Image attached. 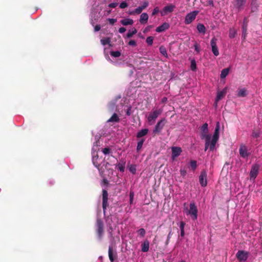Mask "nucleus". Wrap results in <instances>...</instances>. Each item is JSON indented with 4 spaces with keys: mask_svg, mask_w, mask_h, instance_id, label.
Segmentation results:
<instances>
[{
    "mask_svg": "<svg viewBox=\"0 0 262 262\" xmlns=\"http://www.w3.org/2000/svg\"><path fill=\"white\" fill-rule=\"evenodd\" d=\"M96 225L97 227V235L98 238L101 240L104 233V224L102 220L100 219H97Z\"/></svg>",
    "mask_w": 262,
    "mask_h": 262,
    "instance_id": "f257e3e1",
    "label": "nucleus"
},
{
    "mask_svg": "<svg viewBox=\"0 0 262 262\" xmlns=\"http://www.w3.org/2000/svg\"><path fill=\"white\" fill-rule=\"evenodd\" d=\"M247 0H234L233 5L234 8L238 12L243 10L246 6Z\"/></svg>",
    "mask_w": 262,
    "mask_h": 262,
    "instance_id": "f03ea898",
    "label": "nucleus"
},
{
    "mask_svg": "<svg viewBox=\"0 0 262 262\" xmlns=\"http://www.w3.org/2000/svg\"><path fill=\"white\" fill-rule=\"evenodd\" d=\"M162 113V111L159 110H156L151 112L147 118L148 122L150 124H152L159 116Z\"/></svg>",
    "mask_w": 262,
    "mask_h": 262,
    "instance_id": "7ed1b4c3",
    "label": "nucleus"
},
{
    "mask_svg": "<svg viewBox=\"0 0 262 262\" xmlns=\"http://www.w3.org/2000/svg\"><path fill=\"white\" fill-rule=\"evenodd\" d=\"M188 214L191 215L193 220H196L197 219L198 209L193 202L190 204V208L188 210Z\"/></svg>",
    "mask_w": 262,
    "mask_h": 262,
    "instance_id": "20e7f679",
    "label": "nucleus"
},
{
    "mask_svg": "<svg viewBox=\"0 0 262 262\" xmlns=\"http://www.w3.org/2000/svg\"><path fill=\"white\" fill-rule=\"evenodd\" d=\"M166 122L165 118L161 119L157 123L154 129L153 130V134L154 135L159 134L163 128L164 127Z\"/></svg>",
    "mask_w": 262,
    "mask_h": 262,
    "instance_id": "39448f33",
    "label": "nucleus"
},
{
    "mask_svg": "<svg viewBox=\"0 0 262 262\" xmlns=\"http://www.w3.org/2000/svg\"><path fill=\"white\" fill-rule=\"evenodd\" d=\"M199 11H193L188 13L185 18V24L187 25L190 24L193 20L195 19Z\"/></svg>",
    "mask_w": 262,
    "mask_h": 262,
    "instance_id": "423d86ee",
    "label": "nucleus"
},
{
    "mask_svg": "<svg viewBox=\"0 0 262 262\" xmlns=\"http://www.w3.org/2000/svg\"><path fill=\"white\" fill-rule=\"evenodd\" d=\"M107 201H108L107 191L105 189H103L102 190V208H103V213L104 214H105L106 207L108 205Z\"/></svg>",
    "mask_w": 262,
    "mask_h": 262,
    "instance_id": "0eeeda50",
    "label": "nucleus"
},
{
    "mask_svg": "<svg viewBox=\"0 0 262 262\" xmlns=\"http://www.w3.org/2000/svg\"><path fill=\"white\" fill-rule=\"evenodd\" d=\"M217 39L215 37H213L210 41V46L211 47V50L214 56H217L219 55L218 48L217 47Z\"/></svg>",
    "mask_w": 262,
    "mask_h": 262,
    "instance_id": "6e6552de",
    "label": "nucleus"
},
{
    "mask_svg": "<svg viewBox=\"0 0 262 262\" xmlns=\"http://www.w3.org/2000/svg\"><path fill=\"white\" fill-rule=\"evenodd\" d=\"M207 173L206 170H203L201 171L200 175L199 176V182L200 185L202 187H205L207 184Z\"/></svg>",
    "mask_w": 262,
    "mask_h": 262,
    "instance_id": "1a4fd4ad",
    "label": "nucleus"
},
{
    "mask_svg": "<svg viewBox=\"0 0 262 262\" xmlns=\"http://www.w3.org/2000/svg\"><path fill=\"white\" fill-rule=\"evenodd\" d=\"M236 256L240 261H245L248 258V254L247 252L241 250L237 252Z\"/></svg>",
    "mask_w": 262,
    "mask_h": 262,
    "instance_id": "9d476101",
    "label": "nucleus"
},
{
    "mask_svg": "<svg viewBox=\"0 0 262 262\" xmlns=\"http://www.w3.org/2000/svg\"><path fill=\"white\" fill-rule=\"evenodd\" d=\"M248 19L247 17H245L243 20L242 25V38L244 40L246 39L247 35V28L248 25Z\"/></svg>",
    "mask_w": 262,
    "mask_h": 262,
    "instance_id": "9b49d317",
    "label": "nucleus"
},
{
    "mask_svg": "<svg viewBox=\"0 0 262 262\" xmlns=\"http://www.w3.org/2000/svg\"><path fill=\"white\" fill-rule=\"evenodd\" d=\"M98 155H96L93 158V163L94 165L98 169L99 173L102 174L104 172V168L103 167H100V164L98 162Z\"/></svg>",
    "mask_w": 262,
    "mask_h": 262,
    "instance_id": "f8f14e48",
    "label": "nucleus"
},
{
    "mask_svg": "<svg viewBox=\"0 0 262 262\" xmlns=\"http://www.w3.org/2000/svg\"><path fill=\"white\" fill-rule=\"evenodd\" d=\"M259 166L257 164H255L252 166L250 175L251 179H255L258 173Z\"/></svg>",
    "mask_w": 262,
    "mask_h": 262,
    "instance_id": "ddd939ff",
    "label": "nucleus"
},
{
    "mask_svg": "<svg viewBox=\"0 0 262 262\" xmlns=\"http://www.w3.org/2000/svg\"><path fill=\"white\" fill-rule=\"evenodd\" d=\"M239 152L241 156L244 158H247L249 155L247 151V148L245 145H241Z\"/></svg>",
    "mask_w": 262,
    "mask_h": 262,
    "instance_id": "4468645a",
    "label": "nucleus"
},
{
    "mask_svg": "<svg viewBox=\"0 0 262 262\" xmlns=\"http://www.w3.org/2000/svg\"><path fill=\"white\" fill-rule=\"evenodd\" d=\"M171 150V157L172 159H174L175 158L179 156L182 152L181 148L179 147H172Z\"/></svg>",
    "mask_w": 262,
    "mask_h": 262,
    "instance_id": "2eb2a0df",
    "label": "nucleus"
},
{
    "mask_svg": "<svg viewBox=\"0 0 262 262\" xmlns=\"http://www.w3.org/2000/svg\"><path fill=\"white\" fill-rule=\"evenodd\" d=\"M174 8V6L172 4L165 6L163 9V11L161 12V15L163 16L167 14L168 13L172 12Z\"/></svg>",
    "mask_w": 262,
    "mask_h": 262,
    "instance_id": "dca6fc26",
    "label": "nucleus"
},
{
    "mask_svg": "<svg viewBox=\"0 0 262 262\" xmlns=\"http://www.w3.org/2000/svg\"><path fill=\"white\" fill-rule=\"evenodd\" d=\"M169 27V24L165 22L163 23L162 25L157 27L156 29V31L158 33L162 32L168 29Z\"/></svg>",
    "mask_w": 262,
    "mask_h": 262,
    "instance_id": "f3484780",
    "label": "nucleus"
},
{
    "mask_svg": "<svg viewBox=\"0 0 262 262\" xmlns=\"http://www.w3.org/2000/svg\"><path fill=\"white\" fill-rule=\"evenodd\" d=\"M108 257L110 261L111 262H114L115 258L117 257V253L116 252H113V247L111 246H109L108 248Z\"/></svg>",
    "mask_w": 262,
    "mask_h": 262,
    "instance_id": "a211bd4d",
    "label": "nucleus"
},
{
    "mask_svg": "<svg viewBox=\"0 0 262 262\" xmlns=\"http://www.w3.org/2000/svg\"><path fill=\"white\" fill-rule=\"evenodd\" d=\"M248 95L247 91L245 88H238L237 91V96L238 97H245Z\"/></svg>",
    "mask_w": 262,
    "mask_h": 262,
    "instance_id": "6ab92c4d",
    "label": "nucleus"
},
{
    "mask_svg": "<svg viewBox=\"0 0 262 262\" xmlns=\"http://www.w3.org/2000/svg\"><path fill=\"white\" fill-rule=\"evenodd\" d=\"M120 121V118L116 113H114L111 117L107 120V122L118 123Z\"/></svg>",
    "mask_w": 262,
    "mask_h": 262,
    "instance_id": "aec40b11",
    "label": "nucleus"
},
{
    "mask_svg": "<svg viewBox=\"0 0 262 262\" xmlns=\"http://www.w3.org/2000/svg\"><path fill=\"white\" fill-rule=\"evenodd\" d=\"M149 242L147 240H145L141 245V250L143 252H147L149 250Z\"/></svg>",
    "mask_w": 262,
    "mask_h": 262,
    "instance_id": "412c9836",
    "label": "nucleus"
},
{
    "mask_svg": "<svg viewBox=\"0 0 262 262\" xmlns=\"http://www.w3.org/2000/svg\"><path fill=\"white\" fill-rule=\"evenodd\" d=\"M219 133H220V126H219V123L217 122V125L215 127L212 139L219 140Z\"/></svg>",
    "mask_w": 262,
    "mask_h": 262,
    "instance_id": "4be33fe9",
    "label": "nucleus"
},
{
    "mask_svg": "<svg viewBox=\"0 0 262 262\" xmlns=\"http://www.w3.org/2000/svg\"><path fill=\"white\" fill-rule=\"evenodd\" d=\"M148 132V129L147 128L142 129L137 133L136 137L137 138H141V137L147 135Z\"/></svg>",
    "mask_w": 262,
    "mask_h": 262,
    "instance_id": "5701e85b",
    "label": "nucleus"
},
{
    "mask_svg": "<svg viewBox=\"0 0 262 262\" xmlns=\"http://www.w3.org/2000/svg\"><path fill=\"white\" fill-rule=\"evenodd\" d=\"M148 19V15L146 13H143L140 15V22L141 24L146 23Z\"/></svg>",
    "mask_w": 262,
    "mask_h": 262,
    "instance_id": "b1692460",
    "label": "nucleus"
},
{
    "mask_svg": "<svg viewBox=\"0 0 262 262\" xmlns=\"http://www.w3.org/2000/svg\"><path fill=\"white\" fill-rule=\"evenodd\" d=\"M121 24L123 26L132 25L134 23L133 19L130 18H125L121 20Z\"/></svg>",
    "mask_w": 262,
    "mask_h": 262,
    "instance_id": "393cba45",
    "label": "nucleus"
},
{
    "mask_svg": "<svg viewBox=\"0 0 262 262\" xmlns=\"http://www.w3.org/2000/svg\"><path fill=\"white\" fill-rule=\"evenodd\" d=\"M197 30L199 33L205 34L206 33V28L205 26L202 24H199L197 26Z\"/></svg>",
    "mask_w": 262,
    "mask_h": 262,
    "instance_id": "a878e982",
    "label": "nucleus"
},
{
    "mask_svg": "<svg viewBox=\"0 0 262 262\" xmlns=\"http://www.w3.org/2000/svg\"><path fill=\"white\" fill-rule=\"evenodd\" d=\"M226 93V90H223V91L218 92L216 97L215 98V101H219V100H220L225 95Z\"/></svg>",
    "mask_w": 262,
    "mask_h": 262,
    "instance_id": "bb28decb",
    "label": "nucleus"
},
{
    "mask_svg": "<svg viewBox=\"0 0 262 262\" xmlns=\"http://www.w3.org/2000/svg\"><path fill=\"white\" fill-rule=\"evenodd\" d=\"M218 140L212 139L210 140L209 149L210 151H213L215 149V146Z\"/></svg>",
    "mask_w": 262,
    "mask_h": 262,
    "instance_id": "cd10ccee",
    "label": "nucleus"
},
{
    "mask_svg": "<svg viewBox=\"0 0 262 262\" xmlns=\"http://www.w3.org/2000/svg\"><path fill=\"white\" fill-rule=\"evenodd\" d=\"M229 69L225 68L222 71L220 75V77L221 79L225 78L229 74Z\"/></svg>",
    "mask_w": 262,
    "mask_h": 262,
    "instance_id": "c85d7f7f",
    "label": "nucleus"
},
{
    "mask_svg": "<svg viewBox=\"0 0 262 262\" xmlns=\"http://www.w3.org/2000/svg\"><path fill=\"white\" fill-rule=\"evenodd\" d=\"M208 132H201V139H205V141H210L211 139L210 135L208 134Z\"/></svg>",
    "mask_w": 262,
    "mask_h": 262,
    "instance_id": "c756f323",
    "label": "nucleus"
},
{
    "mask_svg": "<svg viewBox=\"0 0 262 262\" xmlns=\"http://www.w3.org/2000/svg\"><path fill=\"white\" fill-rule=\"evenodd\" d=\"M160 53L165 57H168V54L166 48L164 46H161L159 48Z\"/></svg>",
    "mask_w": 262,
    "mask_h": 262,
    "instance_id": "7c9ffc66",
    "label": "nucleus"
},
{
    "mask_svg": "<svg viewBox=\"0 0 262 262\" xmlns=\"http://www.w3.org/2000/svg\"><path fill=\"white\" fill-rule=\"evenodd\" d=\"M137 30L136 28H133L132 30H129L127 33L126 36L127 38H131L134 35L136 34Z\"/></svg>",
    "mask_w": 262,
    "mask_h": 262,
    "instance_id": "2f4dec72",
    "label": "nucleus"
},
{
    "mask_svg": "<svg viewBox=\"0 0 262 262\" xmlns=\"http://www.w3.org/2000/svg\"><path fill=\"white\" fill-rule=\"evenodd\" d=\"M144 141H145V139H144V138L141 139L139 141H138V142L137 143V151L138 152H139L142 148Z\"/></svg>",
    "mask_w": 262,
    "mask_h": 262,
    "instance_id": "473e14b6",
    "label": "nucleus"
},
{
    "mask_svg": "<svg viewBox=\"0 0 262 262\" xmlns=\"http://www.w3.org/2000/svg\"><path fill=\"white\" fill-rule=\"evenodd\" d=\"M100 41L102 45L105 46L110 44L111 42V39L109 37H106L101 39Z\"/></svg>",
    "mask_w": 262,
    "mask_h": 262,
    "instance_id": "72a5a7b5",
    "label": "nucleus"
},
{
    "mask_svg": "<svg viewBox=\"0 0 262 262\" xmlns=\"http://www.w3.org/2000/svg\"><path fill=\"white\" fill-rule=\"evenodd\" d=\"M208 125L207 123H205L203 125L200 127V130L201 132H208Z\"/></svg>",
    "mask_w": 262,
    "mask_h": 262,
    "instance_id": "f704fd0d",
    "label": "nucleus"
},
{
    "mask_svg": "<svg viewBox=\"0 0 262 262\" xmlns=\"http://www.w3.org/2000/svg\"><path fill=\"white\" fill-rule=\"evenodd\" d=\"M110 55H111V56L114 57H119L121 55V52L118 51H111Z\"/></svg>",
    "mask_w": 262,
    "mask_h": 262,
    "instance_id": "c9c22d12",
    "label": "nucleus"
},
{
    "mask_svg": "<svg viewBox=\"0 0 262 262\" xmlns=\"http://www.w3.org/2000/svg\"><path fill=\"white\" fill-rule=\"evenodd\" d=\"M190 69L193 71H195L196 69V64L194 59L191 61Z\"/></svg>",
    "mask_w": 262,
    "mask_h": 262,
    "instance_id": "e433bc0d",
    "label": "nucleus"
},
{
    "mask_svg": "<svg viewBox=\"0 0 262 262\" xmlns=\"http://www.w3.org/2000/svg\"><path fill=\"white\" fill-rule=\"evenodd\" d=\"M190 166L193 170H194L197 167L196 161L195 160H191L190 162Z\"/></svg>",
    "mask_w": 262,
    "mask_h": 262,
    "instance_id": "4c0bfd02",
    "label": "nucleus"
},
{
    "mask_svg": "<svg viewBox=\"0 0 262 262\" xmlns=\"http://www.w3.org/2000/svg\"><path fill=\"white\" fill-rule=\"evenodd\" d=\"M153 40H154L153 37L149 36V37H147L146 40V42H147V43L148 45L151 46L152 45V43H153Z\"/></svg>",
    "mask_w": 262,
    "mask_h": 262,
    "instance_id": "58836bf2",
    "label": "nucleus"
},
{
    "mask_svg": "<svg viewBox=\"0 0 262 262\" xmlns=\"http://www.w3.org/2000/svg\"><path fill=\"white\" fill-rule=\"evenodd\" d=\"M137 233L142 237H144L145 235V230L143 228H140L137 231Z\"/></svg>",
    "mask_w": 262,
    "mask_h": 262,
    "instance_id": "ea45409f",
    "label": "nucleus"
},
{
    "mask_svg": "<svg viewBox=\"0 0 262 262\" xmlns=\"http://www.w3.org/2000/svg\"><path fill=\"white\" fill-rule=\"evenodd\" d=\"M102 151L104 155L109 154L111 152V149L110 147H105L102 149Z\"/></svg>",
    "mask_w": 262,
    "mask_h": 262,
    "instance_id": "a19ab883",
    "label": "nucleus"
},
{
    "mask_svg": "<svg viewBox=\"0 0 262 262\" xmlns=\"http://www.w3.org/2000/svg\"><path fill=\"white\" fill-rule=\"evenodd\" d=\"M143 10L142 9V8L139 6L134 10V12H135L136 14H139L142 12Z\"/></svg>",
    "mask_w": 262,
    "mask_h": 262,
    "instance_id": "79ce46f5",
    "label": "nucleus"
},
{
    "mask_svg": "<svg viewBox=\"0 0 262 262\" xmlns=\"http://www.w3.org/2000/svg\"><path fill=\"white\" fill-rule=\"evenodd\" d=\"M149 5V2L147 1H145L143 2V5L140 6L143 10L145 9Z\"/></svg>",
    "mask_w": 262,
    "mask_h": 262,
    "instance_id": "37998d69",
    "label": "nucleus"
},
{
    "mask_svg": "<svg viewBox=\"0 0 262 262\" xmlns=\"http://www.w3.org/2000/svg\"><path fill=\"white\" fill-rule=\"evenodd\" d=\"M194 47L195 51L199 53L200 52V45L196 42H195Z\"/></svg>",
    "mask_w": 262,
    "mask_h": 262,
    "instance_id": "c03bdc74",
    "label": "nucleus"
},
{
    "mask_svg": "<svg viewBox=\"0 0 262 262\" xmlns=\"http://www.w3.org/2000/svg\"><path fill=\"white\" fill-rule=\"evenodd\" d=\"M171 235H172V231H171V229H170V231L168 233V234L167 235V239L166 241V245H167L168 244V243L169 242V239L171 238Z\"/></svg>",
    "mask_w": 262,
    "mask_h": 262,
    "instance_id": "a18cd8bd",
    "label": "nucleus"
},
{
    "mask_svg": "<svg viewBox=\"0 0 262 262\" xmlns=\"http://www.w3.org/2000/svg\"><path fill=\"white\" fill-rule=\"evenodd\" d=\"M128 6V4L125 2H123L120 4V8L121 9H124L125 8H126Z\"/></svg>",
    "mask_w": 262,
    "mask_h": 262,
    "instance_id": "49530a36",
    "label": "nucleus"
},
{
    "mask_svg": "<svg viewBox=\"0 0 262 262\" xmlns=\"http://www.w3.org/2000/svg\"><path fill=\"white\" fill-rule=\"evenodd\" d=\"M180 172L181 175L182 177H184L186 176L187 172H186V170L185 169L181 168L180 170Z\"/></svg>",
    "mask_w": 262,
    "mask_h": 262,
    "instance_id": "de8ad7c7",
    "label": "nucleus"
},
{
    "mask_svg": "<svg viewBox=\"0 0 262 262\" xmlns=\"http://www.w3.org/2000/svg\"><path fill=\"white\" fill-rule=\"evenodd\" d=\"M159 12V8L158 7H155L152 12V15L154 16V15H155L156 14H157V13H158Z\"/></svg>",
    "mask_w": 262,
    "mask_h": 262,
    "instance_id": "09e8293b",
    "label": "nucleus"
},
{
    "mask_svg": "<svg viewBox=\"0 0 262 262\" xmlns=\"http://www.w3.org/2000/svg\"><path fill=\"white\" fill-rule=\"evenodd\" d=\"M185 223L183 221H181L180 223V230H184Z\"/></svg>",
    "mask_w": 262,
    "mask_h": 262,
    "instance_id": "8fccbe9b",
    "label": "nucleus"
},
{
    "mask_svg": "<svg viewBox=\"0 0 262 262\" xmlns=\"http://www.w3.org/2000/svg\"><path fill=\"white\" fill-rule=\"evenodd\" d=\"M108 21L111 25H113L116 22L117 20L114 18H108Z\"/></svg>",
    "mask_w": 262,
    "mask_h": 262,
    "instance_id": "3c124183",
    "label": "nucleus"
},
{
    "mask_svg": "<svg viewBox=\"0 0 262 262\" xmlns=\"http://www.w3.org/2000/svg\"><path fill=\"white\" fill-rule=\"evenodd\" d=\"M209 144H210V141H205V151H206L208 147H209Z\"/></svg>",
    "mask_w": 262,
    "mask_h": 262,
    "instance_id": "603ef678",
    "label": "nucleus"
},
{
    "mask_svg": "<svg viewBox=\"0 0 262 262\" xmlns=\"http://www.w3.org/2000/svg\"><path fill=\"white\" fill-rule=\"evenodd\" d=\"M128 45L132 46H135L136 45V42L134 40H130L128 42Z\"/></svg>",
    "mask_w": 262,
    "mask_h": 262,
    "instance_id": "864d4df0",
    "label": "nucleus"
},
{
    "mask_svg": "<svg viewBox=\"0 0 262 262\" xmlns=\"http://www.w3.org/2000/svg\"><path fill=\"white\" fill-rule=\"evenodd\" d=\"M132 114V107L131 106H129L126 112V114L127 116H130Z\"/></svg>",
    "mask_w": 262,
    "mask_h": 262,
    "instance_id": "5fc2aeb1",
    "label": "nucleus"
},
{
    "mask_svg": "<svg viewBox=\"0 0 262 262\" xmlns=\"http://www.w3.org/2000/svg\"><path fill=\"white\" fill-rule=\"evenodd\" d=\"M118 5V3H112L108 5V7L110 8H115Z\"/></svg>",
    "mask_w": 262,
    "mask_h": 262,
    "instance_id": "6e6d98bb",
    "label": "nucleus"
},
{
    "mask_svg": "<svg viewBox=\"0 0 262 262\" xmlns=\"http://www.w3.org/2000/svg\"><path fill=\"white\" fill-rule=\"evenodd\" d=\"M110 165V164L108 162H104L103 165L101 167H103L104 168V170L105 169H107V167Z\"/></svg>",
    "mask_w": 262,
    "mask_h": 262,
    "instance_id": "4d7b16f0",
    "label": "nucleus"
},
{
    "mask_svg": "<svg viewBox=\"0 0 262 262\" xmlns=\"http://www.w3.org/2000/svg\"><path fill=\"white\" fill-rule=\"evenodd\" d=\"M235 32L234 31H232L231 30L229 32V37L231 38H234L235 37Z\"/></svg>",
    "mask_w": 262,
    "mask_h": 262,
    "instance_id": "13d9d810",
    "label": "nucleus"
},
{
    "mask_svg": "<svg viewBox=\"0 0 262 262\" xmlns=\"http://www.w3.org/2000/svg\"><path fill=\"white\" fill-rule=\"evenodd\" d=\"M207 6H211L212 7H213L214 6V3L212 0H208L207 1Z\"/></svg>",
    "mask_w": 262,
    "mask_h": 262,
    "instance_id": "bf43d9fd",
    "label": "nucleus"
},
{
    "mask_svg": "<svg viewBox=\"0 0 262 262\" xmlns=\"http://www.w3.org/2000/svg\"><path fill=\"white\" fill-rule=\"evenodd\" d=\"M252 136L253 137L257 138L259 136V134L258 133L253 132Z\"/></svg>",
    "mask_w": 262,
    "mask_h": 262,
    "instance_id": "052dcab7",
    "label": "nucleus"
},
{
    "mask_svg": "<svg viewBox=\"0 0 262 262\" xmlns=\"http://www.w3.org/2000/svg\"><path fill=\"white\" fill-rule=\"evenodd\" d=\"M134 193L133 192H130V194H129V198H130V203L132 204V202H133V198H134Z\"/></svg>",
    "mask_w": 262,
    "mask_h": 262,
    "instance_id": "680f3d73",
    "label": "nucleus"
},
{
    "mask_svg": "<svg viewBox=\"0 0 262 262\" xmlns=\"http://www.w3.org/2000/svg\"><path fill=\"white\" fill-rule=\"evenodd\" d=\"M126 31V29L124 27H121L119 29V32L120 33H123Z\"/></svg>",
    "mask_w": 262,
    "mask_h": 262,
    "instance_id": "e2e57ef3",
    "label": "nucleus"
},
{
    "mask_svg": "<svg viewBox=\"0 0 262 262\" xmlns=\"http://www.w3.org/2000/svg\"><path fill=\"white\" fill-rule=\"evenodd\" d=\"M100 29H101L100 26L99 25H97L94 28V30H95V31L97 32V31H99L100 30Z\"/></svg>",
    "mask_w": 262,
    "mask_h": 262,
    "instance_id": "0e129e2a",
    "label": "nucleus"
},
{
    "mask_svg": "<svg viewBox=\"0 0 262 262\" xmlns=\"http://www.w3.org/2000/svg\"><path fill=\"white\" fill-rule=\"evenodd\" d=\"M129 170L133 174H135L136 173V169L135 167H131L130 168V169H129Z\"/></svg>",
    "mask_w": 262,
    "mask_h": 262,
    "instance_id": "69168bd1",
    "label": "nucleus"
},
{
    "mask_svg": "<svg viewBox=\"0 0 262 262\" xmlns=\"http://www.w3.org/2000/svg\"><path fill=\"white\" fill-rule=\"evenodd\" d=\"M116 104V102H111L110 103L109 105L111 107L112 109L114 108L115 105Z\"/></svg>",
    "mask_w": 262,
    "mask_h": 262,
    "instance_id": "338daca9",
    "label": "nucleus"
},
{
    "mask_svg": "<svg viewBox=\"0 0 262 262\" xmlns=\"http://www.w3.org/2000/svg\"><path fill=\"white\" fill-rule=\"evenodd\" d=\"M167 101V97H163V98L162 99V100H161V102H162V103H166Z\"/></svg>",
    "mask_w": 262,
    "mask_h": 262,
    "instance_id": "774afa93",
    "label": "nucleus"
}]
</instances>
